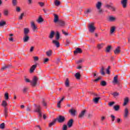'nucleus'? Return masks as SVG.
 Returning a JSON list of instances; mask_svg holds the SVG:
<instances>
[{
  "mask_svg": "<svg viewBox=\"0 0 130 130\" xmlns=\"http://www.w3.org/2000/svg\"><path fill=\"white\" fill-rule=\"evenodd\" d=\"M41 107L40 105L36 106V109L35 110V112L39 113V118L42 117V113L41 112Z\"/></svg>",
  "mask_w": 130,
  "mask_h": 130,
  "instance_id": "obj_1",
  "label": "nucleus"
},
{
  "mask_svg": "<svg viewBox=\"0 0 130 130\" xmlns=\"http://www.w3.org/2000/svg\"><path fill=\"white\" fill-rule=\"evenodd\" d=\"M56 120H57L58 122L59 123H62V122H64L66 121V118L63 116L59 115L58 118H57Z\"/></svg>",
  "mask_w": 130,
  "mask_h": 130,
  "instance_id": "obj_2",
  "label": "nucleus"
},
{
  "mask_svg": "<svg viewBox=\"0 0 130 130\" xmlns=\"http://www.w3.org/2000/svg\"><path fill=\"white\" fill-rule=\"evenodd\" d=\"M37 81H38V78L36 76H34L32 80L30 81V84L32 87H35L37 85Z\"/></svg>",
  "mask_w": 130,
  "mask_h": 130,
  "instance_id": "obj_3",
  "label": "nucleus"
},
{
  "mask_svg": "<svg viewBox=\"0 0 130 130\" xmlns=\"http://www.w3.org/2000/svg\"><path fill=\"white\" fill-rule=\"evenodd\" d=\"M88 28L90 33H94L95 29V27L94 26V24L92 23L89 24V25H88Z\"/></svg>",
  "mask_w": 130,
  "mask_h": 130,
  "instance_id": "obj_4",
  "label": "nucleus"
},
{
  "mask_svg": "<svg viewBox=\"0 0 130 130\" xmlns=\"http://www.w3.org/2000/svg\"><path fill=\"white\" fill-rule=\"evenodd\" d=\"M91 13H92V8H88L84 11V15L86 17H88Z\"/></svg>",
  "mask_w": 130,
  "mask_h": 130,
  "instance_id": "obj_5",
  "label": "nucleus"
},
{
  "mask_svg": "<svg viewBox=\"0 0 130 130\" xmlns=\"http://www.w3.org/2000/svg\"><path fill=\"white\" fill-rule=\"evenodd\" d=\"M86 112H87V110H83L79 114V115L78 116V117H79V118H83V117H84V116H85V114H86Z\"/></svg>",
  "mask_w": 130,
  "mask_h": 130,
  "instance_id": "obj_6",
  "label": "nucleus"
},
{
  "mask_svg": "<svg viewBox=\"0 0 130 130\" xmlns=\"http://www.w3.org/2000/svg\"><path fill=\"white\" fill-rule=\"evenodd\" d=\"M121 4L123 7V8H126V5L127 4V0H122L121 1Z\"/></svg>",
  "mask_w": 130,
  "mask_h": 130,
  "instance_id": "obj_7",
  "label": "nucleus"
},
{
  "mask_svg": "<svg viewBox=\"0 0 130 130\" xmlns=\"http://www.w3.org/2000/svg\"><path fill=\"white\" fill-rule=\"evenodd\" d=\"M74 122V120L72 119H70L68 122L67 123V124L68 125V127H72L73 126V123Z\"/></svg>",
  "mask_w": 130,
  "mask_h": 130,
  "instance_id": "obj_8",
  "label": "nucleus"
},
{
  "mask_svg": "<svg viewBox=\"0 0 130 130\" xmlns=\"http://www.w3.org/2000/svg\"><path fill=\"white\" fill-rule=\"evenodd\" d=\"M109 21L110 22H115V21H116V17L111 16L109 17Z\"/></svg>",
  "mask_w": 130,
  "mask_h": 130,
  "instance_id": "obj_9",
  "label": "nucleus"
},
{
  "mask_svg": "<svg viewBox=\"0 0 130 130\" xmlns=\"http://www.w3.org/2000/svg\"><path fill=\"white\" fill-rule=\"evenodd\" d=\"M58 24L60 27H64L66 26V22L62 20H59Z\"/></svg>",
  "mask_w": 130,
  "mask_h": 130,
  "instance_id": "obj_10",
  "label": "nucleus"
},
{
  "mask_svg": "<svg viewBox=\"0 0 130 130\" xmlns=\"http://www.w3.org/2000/svg\"><path fill=\"white\" fill-rule=\"evenodd\" d=\"M30 24H31V27L33 31H35V30H36V29H37V27H36L35 23H34V22L31 21Z\"/></svg>",
  "mask_w": 130,
  "mask_h": 130,
  "instance_id": "obj_11",
  "label": "nucleus"
},
{
  "mask_svg": "<svg viewBox=\"0 0 130 130\" xmlns=\"http://www.w3.org/2000/svg\"><path fill=\"white\" fill-rule=\"evenodd\" d=\"M127 116H128V110L127 108H125L124 110V118H127Z\"/></svg>",
  "mask_w": 130,
  "mask_h": 130,
  "instance_id": "obj_12",
  "label": "nucleus"
},
{
  "mask_svg": "<svg viewBox=\"0 0 130 130\" xmlns=\"http://www.w3.org/2000/svg\"><path fill=\"white\" fill-rule=\"evenodd\" d=\"M53 16H54V23H57L59 20H58V15H56L55 14H53Z\"/></svg>",
  "mask_w": 130,
  "mask_h": 130,
  "instance_id": "obj_13",
  "label": "nucleus"
},
{
  "mask_svg": "<svg viewBox=\"0 0 130 130\" xmlns=\"http://www.w3.org/2000/svg\"><path fill=\"white\" fill-rule=\"evenodd\" d=\"M54 35H55V32H54V31L52 30L50 32V35L49 36V38L50 39H52V38H53V37H54Z\"/></svg>",
  "mask_w": 130,
  "mask_h": 130,
  "instance_id": "obj_14",
  "label": "nucleus"
},
{
  "mask_svg": "<svg viewBox=\"0 0 130 130\" xmlns=\"http://www.w3.org/2000/svg\"><path fill=\"white\" fill-rule=\"evenodd\" d=\"M53 44H54L55 45V46L58 48V47H59V42H58V41H57L56 40H53Z\"/></svg>",
  "mask_w": 130,
  "mask_h": 130,
  "instance_id": "obj_15",
  "label": "nucleus"
},
{
  "mask_svg": "<svg viewBox=\"0 0 130 130\" xmlns=\"http://www.w3.org/2000/svg\"><path fill=\"white\" fill-rule=\"evenodd\" d=\"M29 32H30V29L28 28H24V35H28L29 34Z\"/></svg>",
  "mask_w": 130,
  "mask_h": 130,
  "instance_id": "obj_16",
  "label": "nucleus"
},
{
  "mask_svg": "<svg viewBox=\"0 0 130 130\" xmlns=\"http://www.w3.org/2000/svg\"><path fill=\"white\" fill-rule=\"evenodd\" d=\"M69 112H70V113H71V115H72L73 116H75V115H76V112H77V111L74 110L73 109H71L69 111Z\"/></svg>",
  "mask_w": 130,
  "mask_h": 130,
  "instance_id": "obj_17",
  "label": "nucleus"
},
{
  "mask_svg": "<svg viewBox=\"0 0 130 130\" xmlns=\"http://www.w3.org/2000/svg\"><path fill=\"white\" fill-rule=\"evenodd\" d=\"M37 67V64H34L33 65L31 68L30 70V73H33L34 72V70H35V69H36V67Z\"/></svg>",
  "mask_w": 130,
  "mask_h": 130,
  "instance_id": "obj_18",
  "label": "nucleus"
},
{
  "mask_svg": "<svg viewBox=\"0 0 130 130\" xmlns=\"http://www.w3.org/2000/svg\"><path fill=\"white\" fill-rule=\"evenodd\" d=\"M129 101V99H128V98L126 97L124 99V103H123V105L124 106H125V105H126V104H127V103H128V102Z\"/></svg>",
  "mask_w": 130,
  "mask_h": 130,
  "instance_id": "obj_19",
  "label": "nucleus"
},
{
  "mask_svg": "<svg viewBox=\"0 0 130 130\" xmlns=\"http://www.w3.org/2000/svg\"><path fill=\"white\" fill-rule=\"evenodd\" d=\"M29 36L27 35H24L23 37V42H27V41L29 40Z\"/></svg>",
  "mask_w": 130,
  "mask_h": 130,
  "instance_id": "obj_20",
  "label": "nucleus"
},
{
  "mask_svg": "<svg viewBox=\"0 0 130 130\" xmlns=\"http://www.w3.org/2000/svg\"><path fill=\"white\" fill-rule=\"evenodd\" d=\"M65 86L67 87H70V81L69 80V78H67L65 81Z\"/></svg>",
  "mask_w": 130,
  "mask_h": 130,
  "instance_id": "obj_21",
  "label": "nucleus"
},
{
  "mask_svg": "<svg viewBox=\"0 0 130 130\" xmlns=\"http://www.w3.org/2000/svg\"><path fill=\"white\" fill-rule=\"evenodd\" d=\"M83 51L82 49H76L75 51H74V54H78V53H82Z\"/></svg>",
  "mask_w": 130,
  "mask_h": 130,
  "instance_id": "obj_22",
  "label": "nucleus"
},
{
  "mask_svg": "<svg viewBox=\"0 0 130 130\" xmlns=\"http://www.w3.org/2000/svg\"><path fill=\"white\" fill-rule=\"evenodd\" d=\"M75 77L77 80H80L81 79V74L80 73H77L75 74Z\"/></svg>",
  "mask_w": 130,
  "mask_h": 130,
  "instance_id": "obj_23",
  "label": "nucleus"
},
{
  "mask_svg": "<svg viewBox=\"0 0 130 130\" xmlns=\"http://www.w3.org/2000/svg\"><path fill=\"white\" fill-rule=\"evenodd\" d=\"M2 106H3L4 108H5V109L7 108V106H8V103H7V102L6 101H3L2 102Z\"/></svg>",
  "mask_w": 130,
  "mask_h": 130,
  "instance_id": "obj_24",
  "label": "nucleus"
},
{
  "mask_svg": "<svg viewBox=\"0 0 130 130\" xmlns=\"http://www.w3.org/2000/svg\"><path fill=\"white\" fill-rule=\"evenodd\" d=\"M101 99L100 97H98V98H94L92 99V101L94 102V103H98L99 100Z\"/></svg>",
  "mask_w": 130,
  "mask_h": 130,
  "instance_id": "obj_25",
  "label": "nucleus"
},
{
  "mask_svg": "<svg viewBox=\"0 0 130 130\" xmlns=\"http://www.w3.org/2000/svg\"><path fill=\"white\" fill-rule=\"evenodd\" d=\"M118 76L117 75H116L114 77L113 83H114L115 84H116V83H118Z\"/></svg>",
  "mask_w": 130,
  "mask_h": 130,
  "instance_id": "obj_26",
  "label": "nucleus"
},
{
  "mask_svg": "<svg viewBox=\"0 0 130 130\" xmlns=\"http://www.w3.org/2000/svg\"><path fill=\"white\" fill-rule=\"evenodd\" d=\"M104 47V44L103 43L99 44L98 45L97 48H98V49H102V48H103Z\"/></svg>",
  "mask_w": 130,
  "mask_h": 130,
  "instance_id": "obj_27",
  "label": "nucleus"
},
{
  "mask_svg": "<svg viewBox=\"0 0 130 130\" xmlns=\"http://www.w3.org/2000/svg\"><path fill=\"white\" fill-rule=\"evenodd\" d=\"M46 54L47 56H51V54H52V51L51 50H49V51L46 52Z\"/></svg>",
  "mask_w": 130,
  "mask_h": 130,
  "instance_id": "obj_28",
  "label": "nucleus"
},
{
  "mask_svg": "<svg viewBox=\"0 0 130 130\" xmlns=\"http://www.w3.org/2000/svg\"><path fill=\"white\" fill-rule=\"evenodd\" d=\"M102 5V4L101 3V2H98L96 4L97 9L100 10Z\"/></svg>",
  "mask_w": 130,
  "mask_h": 130,
  "instance_id": "obj_29",
  "label": "nucleus"
},
{
  "mask_svg": "<svg viewBox=\"0 0 130 130\" xmlns=\"http://www.w3.org/2000/svg\"><path fill=\"white\" fill-rule=\"evenodd\" d=\"M104 70H105L104 67H102V68L100 71V73L101 75H102L103 76H104V75H105V72H104Z\"/></svg>",
  "mask_w": 130,
  "mask_h": 130,
  "instance_id": "obj_30",
  "label": "nucleus"
},
{
  "mask_svg": "<svg viewBox=\"0 0 130 130\" xmlns=\"http://www.w3.org/2000/svg\"><path fill=\"white\" fill-rule=\"evenodd\" d=\"M60 35L59 34V32L56 31V40H59Z\"/></svg>",
  "mask_w": 130,
  "mask_h": 130,
  "instance_id": "obj_31",
  "label": "nucleus"
},
{
  "mask_svg": "<svg viewBox=\"0 0 130 130\" xmlns=\"http://www.w3.org/2000/svg\"><path fill=\"white\" fill-rule=\"evenodd\" d=\"M56 122V119H55L52 122L49 123V126L51 127V126H52V125L55 124Z\"/></svg>",
  "mask_w": 130,
  "mask_h": 130,
  "instance_id": "obj_32",
  "label": "nucleus"
},
{
  "mask_svg": "<svg viewBox=\"0 0 130 130\" xmlns=\"http://www.w3.org/2000/svg\"><path fill=\"white\" fill-rule=\"evenodd\" d=\"M4 15L5 16H8L9 15V10L8 9H5L4 11Z\"/></svg>",
  "mask_w": 130,
  "mask_h": 130,
  "instance_id": "obj_33",
  "label": "nucleus"
},
{
  "mask_svg": "<svg viewBox=\"0 0 130 130\" xmlns=\"http://www.w3.org/2000/svg\"><path fill=\"white\" fill-rule=\"evenodd\" d=\"M38 23H41L43 22V18L41 16H40L39 19L37 20Z\"/></svg>",
  "mask_w": 130,
  "mask_h": 130,
  "instance_id": "obj_34",
  "label": "nucleus"
},
{
  "mask_svg": "<svg viewBox=\"0 0 130 130\" xmlns=\"http://www.w3.org/2000/svg\"><path fill=\"white\" fill-rule=\"evenodd\" d=\"M120 49H115L114 50V52L115 54H118L120 53Z\"/></svg>",
  "mask_w": 130,
  "mask_h": 130,
  "instance_id": "obj_35",
  "label": "nucleus"
},
{
  "mask_svg": "<svg viewBox=\"0 0 130 130\" xmlns=\"http://www.w3.org/2000/svg\"><path fill=\"white\" fill-rule=\"evenodd\" d=\"M101 85L103 87H105V86L107 85V83H106L105 81H102L101 82Z\"/></svg>",
  "mask_w": 130,
  "mask_h": 130,
  "instance_id": "obj_36",
  "label": "nucleus"
},
{
  "mask_svg": "<svg viewBox=\"0 0 130 130\" xmlns=\"http://www.w3.org/2000/svg\"><path fill=\"white\" fill-rule=\"evenodd\" d=\"M54 5L55 6H59V5H60V2L57 0H55L54 2Z\"/></svg>",
  "mask_w": 130,
  "mask_h": 130,
  "instance_id": "obj_37",
  "label": "nucleus"
},
{
  "mask_svg": "<svg viewBox=\"0 0 130 130\" xmlns=\"http://www.w3.org/2000/svg\"><path fill=\"white\" fill-rule=\"evenodd\" d=\"M4 114L5 115V117H7L8 116V108H5L4 109Z\"/></svg>",
  "mask_w": 130,
  "mask_h": 130,
  "instance_id": "obj_38",
  "label": "nucleus"
},
{
  "mask_svg": "<svg viewBox=\"0 0 130 130\" xmlns=\"http://www.w3.org/2000/svg\"><path fill=\"white\" fill-rule=\"evenodd\" d=\"M115 31V26H112L111 28L110 32L111 34H112Z\"/></svg>",
  "mask_w": 130,
  "mask_h": 130,
  "instance_id": "obj_39",
  "label": "nucleus"
},
{
  "mask_svg": "<svg viewBox=\"0 0 130 130\" xmlns=\"http://www.w3.org/2000/svg\"><path fill=\"white\" fill-rule=\"evenodd\" d=\"M114 109H115L116 111H118V110H119V105L114 106Z\"/></svg>",
  "mask_w": 130,
  "mask_h": 130,
  "instance_id": "obj_40",
  "label": "nucleus"
},
{
  "mask_svg": "<svg viewBox=\"0 0 130 130\" xmlns=\"http://www.w3.org/2000/svg\"><path fill=\"white\" fill-rule=\"evenodd\" d=\"M6 126V125L5 123H2L0 124V128H2V129H4Z\"/></svg>",
  "mask_w": 130,
  "mask_h": 130,
  "instance_id": "obj_41",
  "label": "nucleus"
},
{
  "mask_svg": "<svg viewBox=\"0 0 130 130\" xmlns=\"http://www.w3.org/2000/svg\"><path fill=\"white\" fill-rule=\"evenodd\" d=\"M6 25V22L4 21H1L0 22V27H3V26H5Z\"/></svg>",
  "mask_w": 130,
  "mask_h": 130,
  "instance_id": "obj_42",
  "label": "nucleus"
},
{
  "mask_svg": "<svg viewBox=\"0 0 130 130\" xmlns=\"http://www.w3.org/2000/svg\"><path fill=\"white\" fill-rule=\"evenodd\" d=\"M114 97H117V96L119 95V93L118 92H115L112 94Z\"/></svg>",
  "mask_w": 130,
  "mask_h": 130,
  "instance_id": "obj_43",
  "label": "nucleus"
},
{
  "mask_svg": "<svg viewBox=\"0 0 130 130\" xmlns=\"http://www.w3.org/2000/svg\"><path fill=\"white\" fill-rule=\"evenodd\" d=\"M31 109H32V108H31V106H27V107L26 108V111L29 112L31 111Z\"/></svg>",
  "mask_w": 130,
  "mask_h": 130,
  "instance_id": "obj_44",
  "label": "nucleus"
},
{
  "mask_svg": "<svg viewBox=\"0 0 130 130\" xmlns=\"http://www.w3.org/2000/svg\"><path fill=\"white\" fill-rule=\"evenodd\" d=\"M4 96L6 100H8V99H9V93L7 92L5 93Z\"/></svg>",
  "mask_w": 130,
  "mask_h": 130,
  "instance_id": "obj_45",
  "label": "nucleus"
},
{
  "mask_svg": "<svg viewBox=\"0 0 130 130\" xmlns=\"http://www.w3.org/2000/svg\"><path fill=\"white\" fill-rule=\"evenodd\" d=\"M12 4L13 6H17V0H12Z\"/></svg>",
  "mask_w": 130,
  "mask_h": 130,
  "instance_id": "obj_46",
  "label": "nucleus"
},
{
  "mask_svg": "<svg viewBox=\"0 0 130 130\" xmlns=\"http://www.w3.org/2000/svg\"><path fill=\"white\" fill-rule=\"evenodd\" d=\"M24 80L25 81V82H26V83H31V81H30V80L26 78V77H24Z\"/></svg>",
  "mask_w": 130,
  "mask_h": 130,
  "instance_id": "obj_47",
  "label": "nucleus"
},
{
  "mask_svg": "<svg viewBox=\"0 0 130 130\" xmlns=\"http://www.w3.org/2000/svg\"><path fill=\"white\" fill-rule=\"evenodd\" d=\"M23 17H24V13H21V14L18 18L19 20H22V19H23Z\"/></svg>",
  "mask_w": 130,
  "mask_h": 130,
  "instance_id": "obj_48",
  "label": "nucleus"
},
{
  "mask_svg": "<svg viewBox=\"0 0 130 130\" xmlns=\"http://www.w3.org/2000/svg\"><path fill=\"white\" fill-rule=\"evenodd\" d=\"M67 129H68V126H67V125L66 124L63 125L62 130H67Z\"/></svg>",
  "mask_w": 130,
  "mask_h": 130,
  "instance_id": "obj_49",
  "label": "nucleus"
},
{
  "mask_svg": "<svg viewBox=\"0 0 130 130\" xmlns=\"http://www.w3.org/2000/svg\"><path fill=\"white\" fill-rule=\"evenodd\" d=\"M42 104H43V106H47V105L46 104V102H45V100H43Z\"/></svg>",
  "mask_w": 130,
  "mask_h": 130,
  "instance_id": "obj_50",
  "label": "nucleus"
},
{
  "mask_svg": "<svg viewBox=\"0 0 130 130\" xmlns=\"http://www.w3.org/2000/svg\"><path fill=\"white\" fill-rule=\"evenodd\" d=\"M38 4L41 7L44 6V3L43 2H39Z\"/></svg>",
  "mask_w": 130,
  "mask_h": 130,
  "instance_id": "obj_51",
  "label": "nucleus"
},
{
  "mask_svg": "<svg viewBox=\"0 0 130 130\" xmlns=\"http://www.w3.org/2000/svg\"><path fill=\"white\" fill-rule=\"evenodd\" d=\"M83 61H84V59H80L78 61H77V63L79 64V63H82V62H83Z\"/></svg>",
  "mask_w": 130,
  "mask_h": 130,
  "instance_id": "obj_52",
  "label": "nucleus"
},
{
  "mask_svg": "<svg viewBox=\"0 0 130 130\" xmlns=\"http://www.w3.org/2000/svg\"><path fill=\"white\" fill-rule=\"evenodd\" d=\"M111 117L112 118V121H114V120L115 119V116L113 115H111Z\"/></svg>",
  "mask_w": 130,
  "mask_h": 130,
  "instance_id": "obj_53",
  "label": "nucleus"
},
{
  "mask_svg": "<svg viewBox=\"0 0 130 130\" xmlns=\"http://www.w3.org/2000/svg\"><path fill=\"white\" fill-rule=\"evenodd\" d=\"M62 33L63 34H64V35H65L66 36H68V35H69L67 32H66L64 30H62Z\"/></svg>",
  "mask_w": 130,
  "mask_h": 130,
  "instance_id": "obj_54",
  "label": "nucleus"
},
{
  "mask_svg": "<svg viewBox=\"0 0 130 130\" xmlns=\"http://www.w3.org/2000/svg\"><path fill=\"white\" fill-rule=\"evenodd\" d=\"M27 90H28V87H24L23 90V92L26 93V92H27Z\"/></svg>",
  "mask_w": 130,
  "mask_h": 130,
  "instance_id": "obj_55",
  "label": "nucleus"
},
{
  "mask_svg": "<svg viewBox=\"0 0 130 130\" xmlns=\"http://www.w3.org/2000/svg\"><path fill=\"white\" fill-rule=\"evenodd\" d=\"M34 59L35 61H37L39 59L38 56L34 57Z\"/></svg>",
  "mask_w": 130,
  "mask_h": 130,
  "instance_id": "obj_56",
  "label": "nucleus"
},
{
  "mask_svg": "<svg viewBox=\"0 0 130 130\" xmlns=\"http://www.w3.org/2000/svg\"><path fill=\"white\" fill-rule=\"evenodd\" d=\"M101 79V77H99L97 79L94 80L93 81L94 82H98V81H99V80H100Z\"/></svg>",
  "mask_w": 130,
  "mask_h": 130,
  "instance_id": "obj_57",
  "label": "nucleus"
},
{
  "mask_svg": "<svg viewBox=\"0 0 130 130\" xmlns=\"http://www.w3.org/2000/svg\"><path fill=\"white\" fill-rule=\"evenodd\" d=\"M7 69V66H4L1 68L2 71H5V70H6Z\"/></svg>",
  "mask_w": 130,
  "mask_h": 130,
  "instance_id": "obj_58",
  "label": "nucleus"
},
{
  "mask_svg": "<svg viewBox=\"0 0 130 130\" xmlns=\"http://www.w3.org/2000/svg\"><path fill=\"white\" fill-rule=\"evenodd\" d=\"M113 104H115V102H110V103L109 104V105L110 106H112V105H113Z\"/></svg>",
  "mask_w": 130,
  "mask_h": 130,
  "instance_id": "obj_59",
  "label": "nucleus"
},
{
  "mask_svg": "<svg viewBox=\"0 0 130 130\" xmlns=\"http://www.w3.org/2000/svg\"><path fill=\"white\" fill-rule=\"evenodd\" d=\"M21 11V9L20 8V7H17L16 8V12H20Z\"/></svg>",
  "mask_w": 130,
  "mask_h": 130,
  "instance_id": "obj_60",
  "label": "nucleus"
},
{
  "mask_svg": "<svg viewBox=\"0 0 130 130\" xmlns=\"http://www.w3.org/2000/svg\"><path fill=\"white\" fill-rule=\"evenodd\" d=\"M48 60H49V59H48V58H45L44 61V63H45V62H47V61H48Z\"/></svg>",
  "mask_w": 130,
  "mask_h": 130,
  "instance_id": "obj_61",
  "label": "nucleus"
},
{
  "mask_svg": "<svg viewBox=\"0 0 130 130\" xmlns=\"http://www.w3.org/2000/svg\"><path fill=\"white\" fill-rule=\"evenodd\" d=\"M105 120V117L102 116L101 119V121H104Z\"/></svg>",
  "mask_w": 130,
  "mask_h": 130,
  "instance_id": "obj_62",
  "label": "nucleus"
},
{
  "mask_svg": "<svg viewBox=\"0 0 130 130\" xmlns=\"http://www.w3.org/2000/svg\"><path fill=\"white\" fill-rule=\"evenodd\" d=\"M111 10H112V11H113V12H115L116 9L114 7H111Z\"/></svg>",
  "mask_w": 130,
  "mask_h": 130,
  "instance_id": "obj_63",
  "label": "nucleus"
},
{
  "mask_svg": "<svg viewBox=\"0 0 130 130\" xmlns=\"http://www.w3.org/2000/svg\"><path fill=\"white\" fill-rule=\"evenodd\" d=\"M110 49H106L105 50V52H106L107 53H109V52H110Z\"/></svg>",
  "mask_w": 130,
  "mask_h": 130,
  "instance_id": "obj_64",
  "label": "nucleus"
}]
</instances>
